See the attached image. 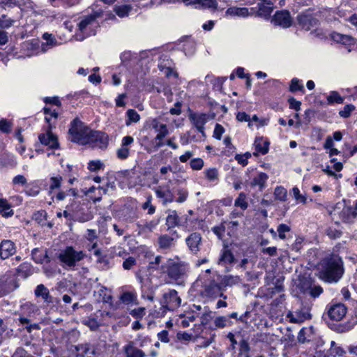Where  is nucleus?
<instances>
[{
	"instance_id": "obj_62",
	"label": "nucleus",
	"mask_w": 357,
	"mask_h": 357,
	"mask_svg": "<svg viewBox=\"0 0 357 357\" xmlns=\"http://www.w3.org/2000/svg\"><path fill=\"white\" fill-rule=\"evenodd\" d=\"M12 123L5 119L0 120V131L3 133H9L11 131Z\"/></svg>"
},
{
	"instance_id": "obj_42",
	"label": "nucleus",
	"mask_w": 357,
	"mask_h": 357,
	"mask_svg": "<svg viewBox=\"0 0 357 357\" xmlns=\"http://www.w3.org/2000/svg\"><path fill=\"white\" fill-rule=\"evenodd\" d=\"M174 193L178 196L177 199H175V202L177 203H183L186 201L188 197V191L187 189L181 187H176L173 188Z\"/></svg>"
},
{
	"instance_id": "obj_38",
	"label": "nucleus",
	"mask_w": 357,
	"mask_h": 357,
	"mask_svg": "<svg viewBox=\"0 0 357 357\" xmlns=\"http://www.w3.org/2000/svg\"><path fill=\"white\" fill-rule=\"evenodd\" d=\"M268 176L266 173L261 172L257 176L255 177L251 182L252 186L258 185L261 190L266 187V181Z\"/></svg>"
},
{
	"instance_id": "obj_5",
	"label": "nucleus",
	"mask_w": 357,
	"mask_h": 357,
	"mask_svg": "<svg viewBox=\"0 0 357 357\" xmlns=\"http://www.w3.org/2000/svg\"><path fill=\"white\" fill-rule=\"evenodd\" d=\"M298 306L294 311H289L287 317L291 323L301 324L312 319L311 310L313 303L310 299H298Z\"/></svg>"
},
{
	"instance_id": "obj_17",
	"label": "nucleus",
	"mask_w": 357,
	"mask_h": 357,
	"mask_svg": "<svg viewBox=\"0 0 357 357\" xmlns=\"http://www.w3.org/2000/svg\"><path fill=\"white\" fill-rule=\"evenodd\" d=\"M155 192L158 198L162 199L163 205H167L175 200L174 190H171L169 187L166 188L158 187L155 189Z\"/></svg>"
},
{
	"instance_id": "obj_12",
	"label": "nucleus",
	"mask_w": 357,
	"mask_h": 357,
	"mask_svg": "<svg viewBox=\"0 0 357 357\" xmlns=\"http://www.w3.org/2000/svg\"><path fill=\"white\" fill-rule=\"evenodd\" d=\"M342 211L340 213V216L343 222H349L351 220L354 219L356 215H354L353 207L351 206H347L346 204V200L344 199L342 202H338L334 207V211L337 210Z\"/></svg>"
},
{
	"instance_id": "obj_11",
	"label": "nucleus",
	"mask_w": 357,
	"mask_h": 357,
	"mask_svg": "<svg viewBox=\"0 0 357 357\" xmlns=\"http://www.w3.org/2000/svg\"><path fill=\"white\" fill-rule=\"evenodd\" d=\"M108 141V135L105 132L92 130L88 144H91L95 146L104 149L107 147Z\"/></svg>"
},
{
	"instance_id": "obj_22",
	"label": "nucleus",
	"mask_w": 357,
	"mask_h": 357,
	"mask_svg": "<svg viewBox=\"0 0 357 357\" xmlns=\"http://www.w3.org/2000/svg\"><path fill=\"white\" fill-rule=\"evenodd\" d=\"M123 351L126 357H145V353L138 349L135 346L134 341H129L128 343L123 347Z\"/></svg>"
},
{
	"instance_id": "obj_40",
	"label": "nucleus",
	"mask_w": 357,
	"mask_h": 357,
	"mask_svg": "<svg viewBox=\"0 0 357 357\" xmlns=\"http://www.w3.org/2000/svg\"><path fill=\"white\" fill-rule=\"evenodd\" d=\"M126 125L129 126L132 123H137L140 120V116L137 112L133 109H129L126 112Z\"/></svg>"
},
{
	"instance_id": "obj_7",
	"label": "nucleus",
	"mask_w": 357,
	"mask_h": 357,
	"mask_svg": "<svg viewBox=\"0 0 357 357\" xmlns=\"http://www.w3.org/2000/svg\"><path fill=\"white\" fill-rule=\"evenodd\" d=\"M86 255L83 251H77L73 246H68L58 255V259L63 268H74L77 263L82 260Z\"/></svg>"
},
{
	"instance_id": "obj_50",
	"label": "nucleus",
	"mask_w": 357,
	"mask_h": 357,
	"mask_svg": "<svg viewBox=\"0 0 357 357\" xmlns=\"http://www.w3.org/2000/svg\"><path fill=\"white\" fill-rule=\"evenodd\" d=\"M289 91L294 93L298 91H304V86L297 78H293L289 86Z\"/></svg>"
},
{
	"instance_id": "obj_37",
	"label": "nucleus",
	"mask_w": 357,
	"mask_h": 357,
	"mask_svg": "<svg viewBox=\"0 0 357 357\" xmlns=\"http://www.w3.org/2000/svg\"><path fill=\"white\" fill-rule=\"evenodd\" d=\"M174 238L167 234L161 235L158 238L159 247L161 249H168L174 243Z\"/></svg>"
},
{
	"instance_id": "obj_47",
	"label": "nucleus",
	"mask_w": 357,
	"mask_h": 357,
	"mask_svg": "<svg viewBox=\"0 0 357 357\" xmlns=\"http://www.w3.org/2000/svg\"><path fill=\"white\" fill-rule=\"evenodd\" d=\"M109 188H110L112 190H114L116 188L114 182H108L107 183L106 188H104V187L98 188V191H99V192H100V196L98 197H95L93 202H100L102 199V194H107L108 192Z\"/></svg>"
},
{
	"instance_id": "obj_1",
	"label": "nucleus",
	"mask_w": 357,
	"mask_h": 357,
	"mask_svg": "<svg viewBox=\"0 0 357 357\" xmlns=\"http://www.w3.org/2000/svg\"><path fill=\"white\" fill-rule=\"evenodd\" d=\"M148 269L164 276L166 284L183 286L188 276L189 265L179 258H166L157 255L149 261Z\"/></svg>"
},
{
	"instance_id": "obj_52",
	"label": "nucleus",
	"mask_w": 357,
	"mask_h": 357,
	"mask_svg": "<svg viewBox=\"0 0 357 357\" xmlns=\"http://www.w3.org/2000/svg\"><path fill=\"white\" fill-rule=\"evenodd\" d=\"M291 231V228L286 224H280L278 226L277 231L278 232V236L280 239L287 238L286 233H288Z\"/></svg>"
},
{
	"instance_id": "obj_6",
	"label": "nucleus",
	"mask_w": 357,
	"mask_h": 357,
	"mask_svg": "<svg viewBox=\"0 0 357 357\" xmlns=\"http://www.w3.org/2000/svg\"><path fill=\"white\" fill-rule=\"evenodd\" d=\"M317 14L314 8H309L299 13L296 16V23L299 28L305 31L314 29L311 33L317 31V27L320 24Z\"/></svg>"
},
{
	"instance_id": "obj_23",
	"label": "nucleus",
	"mask_w": 357,
	"mask_h": 357,
	"mask_svg": "<svg viewBox=\"0 0 357 357\" xmlns=\"http://www.w3.org/2000/svg\"><path fill=\"white\" fill-rule=\"evenodd\" d=\"M94 255L97 257L96 262L102 270H107L110 267L109 257L107 253L102 252L100 249L94 251Z\"/></svg>"
},
{
	"instance_id": "obj_44",
	"label": "nucleus",
	"mask_w": 357,
	"mask_h": 357,
	"mask_svg": "<svg viewBox=\"0 0 357 357\" xmlns=\"http://www.w3.org/2000/svg\"><path fill=\"white\" fill-rule=\"evenodd\" d=\"M261 139L260 138H256L255 144V149L257 152H259L262 155H265L268 152L269 150V142L268 141L264 142L263 145L261 144Z\"/></svg>"
},
{
	"instance_id": "obj_63",
	"label": "nucleus",
	"mask_w": 357,
	"mask_h": 357,
	"mask_svg": "<svg viewBox=\"0 0 357 357\" xmlns=\"http://www.w3.org/2000/svg\"><path fill=\"white\" fill-rule=\"evenodd\" d=\"M104 166L100 160H91L88 163V169L91 172H96Z\"/></svg>"
},
{
	"instance_id": "obj_59",
	"label": "nucleus",
	"mask_w": 357,
	"mask_h": 357,
	"mask_svg": "<svg viewBox=\"0 0 357 357\" xmlns=\"http://www.w3.org/2000/svg\"><path fill=\"white\" fill-rule=\"evenodd\" d=\"M62 177L61 176H52L50 178V190L59 189L61 185Z\"/></svg>"
},
{
	"instance_id": "obj_18",
	"label": "nucleus",
	"mask_w": 357,
	"mask_h": 357,
	"mask_svg": "<svg viewBox=\"0 0 357 357\" xmlns=\"http://www.w3.org/2000/svg\"><path fill=\"white\" fill-rule=\"evenodd\" d=\"M77 357H85L89 354H96V348L89 342L80 343L75 346Z\"/></svg>"
},
{
	"instance_id": "obj_32",
	"label": "nucleus",
	"mask_w": 357,
	"mask_h": 357,
	"mask_svg": "<svg viewBox=\"0 0 357 357\" xmlns=\"http://www.w3.org/2000/svg\"><path fill=\"white\" fill-rule=\"evenodd\" d=\"M0 214L6 218L12 217L14 214V211L11 208V204L3 198H0Z\"/></svg>"
},
{
	"instance_id": "obj_25",
	"label": "nucleus",
	"mask_w": 357,
	"mask_h": 357,
	"mask_svg": "<svg viewBox=\"0 0 357 357\" xmlns=\"http://www.w3.org/2000/svg\"><path fill=\"white\" fill-rule=\"evenodd\" d=\"M34 294L37 298L41 297L47 304L54 302V298L50 295L49 289L43 284H40L36 287Z\"/></svg>"
},
{
	"instance_id": "obj_9",
	"label": "nucleus",
	"mask_w": 357,
	"mask_h": 357,
	"mask_svg": "<svg viewBox=\"0 0 357 357\" xmlns=\"http://www.w3.org/2000/svg\"><path fill=\"white\" fill-rule=\"evenodd\" d=\"M181 303V299L175 289H170L168 292L165 293L160 301L162 307L169 310L179 307Z\"/></svg>"
},
{
	"instance_id": "obj_58",
	"label": "nucleus",
	"mask_w": 357,
	"mask_h": 357,
	"mask_svg": "<svg viewBox=\"0 0 357 357\" xmlns=\"http://www.w3.org/2000/svg\"><path fill=\"white\" fill-rule=\"evenodd\" d=\"M204 160L200 158H193L190 162V167L193 170H201L204 167Z\"/></svg>"
},
{
	"instance_id": "obj_4",
	"label": "nucleus",
	"mask_w": 357,
	"mask_h": 357,
	"mask_svg": "<svg viewBox=\"0 0 357 357\" xmlns=\"http://www.w3.org/2000/svg\"><path fill=\"white\" fill-rule=\"evenodd\" d=\"M91 131L92 130L77 117L70 122L68 139L73 143L85 145L89 143Z\"/></svg>"
},
{
	"instance_id": "obj_45",
	"label": "nucleus",
	"mask_w": 357,
	"mask_h": 357,
	"mask_svg": "<svg viewBox=\"0 0 357 357\" xmlns=\"http://www.w3.org/2000/svg\"><path fill=\"white\" fill-rule=\"evenodd\" d=\"M328 103L330 105L337 103L342 104L344 102V98L342 97L338 92L333 91L327 97Z\"/></svg>"
},
{
	"instance_id": "obj_30",
	"label": "nucleus",
	"mask_w": 357,
	"mask_h": 357,
	"mask_svg": "<svg viewBox=\"0 0 357 357\" xmlns=\"http://www.w3.org/2000/svg\"><path fill=\"white\" fill-rule=\"evenodd\" d=\"M32 274V266L29 263H22L16 269V275L23 279L27 278Z\"/></svg>"
},
{
	"instance_id": "obj_55",
	"label": "nucleus",
	"mask_w": 357,
	"mask_h": 357,
	"mask_svg": "<svg viewBox=\"0 0 357 357\" xmlns=\"http://www.w3.org/2000/svg\"><path fill=\"white\" fill-rule=\"evenodd\" d=\"M159 220H153L149 222H144L139 225L142 229L144 231H151L158 225Z\"/></svg>"
},
{
	"instance_id": "obj_51",
	"label": "nucleus",
	"mask_w": 357,
	"mask_h": 357,
	"mask_svg": "<svg viewBox=\"0 0 357 357\" xmlns=\"http://www.w3.org/2000/svg\"><path fill=\"white\" fill-rule=\"evenodd\" d=\"M236 283V278L232 275H225L220 282V284H221L222 289L226 287H231Z\"/></svg>"
},
{
	"instance_id": "obj_28",
	"label": "nucleus",
	"mask_w": 357,
	"mask_h": 357,
	"mask_svg": "<svg viewBox=\"0 0 357 357\" xmlns=\"http://www.w3.org/2000/svg\"><path fill=\"white\" fill-rule=\"evenodd\" d=\"M274 8V5H268L264 3H258V9L257 11V17L268 19Z\"/></svg>"
},
{
	"instance_id": "obj_61",
	"label": "nucleus",
	"mask_w": 357,
	"mask_h": 357,
	"mask_svg": "<svg viewBox=\"0 0 357 357\" xmlns=\"http://www.w3.org/2000/svg\"><path fill=\"white\" fill-rule=\"evenodd\" d=\"M205 176L211 181L218 179V172L216 168H211L204 171Z\"/></svg>"
},
{
	"instance_id": "obj_53",
	"label": "nucleus",
	"mask_w": 357,
	"mask_h": 357,
	"mask_svg": "<svg viewBox=\"0 0 357 357\" xmlns=\"http://www.w3.org/2000/svg\"><path fill=\"white\" fill-rule=\"evenodd\" d=\"M131 10V7L129 5H122L115 8L116 15L120 17H124L128 15Z\"/></svg>"
},
{
	"instance_id": "obj_20",
	"label": "nucleus",
	"mask_w": 357,
	"mask_h": 357,
	"mask_svg": "<svg viewBox=\"0 0 357 357\" xmlns=\"http://www.w3.org/2000/svg\"><path fill=\"white\" fill-rule=\"evenodd\" d=\"M322 293L323 288L314 284L308 291H305L302 295H297V298L299 300L310 299L313 302V300L318 298Z\"/></svg>"
},
{
	"instance_id": "obj_33",
	"label": "nucleus",
	"mask_w": 357,
	"mask_h": 357,
	"mask_svg": "<svg viewBox=\"0 0 357 357\" xmlns=\"http://www.w3.org/2000/svg\"><path fill=\"white\" fill-rule=\"evenodd\" d=\"M226 14L231 16H238L241 17H246L250 16L249 8L243 7H230L227 11Z\"/></svg>"
},
{
	"instance_id": "obj_60",
	"label": "nucleus",
	"mask_w": 357,
	"mask_h": 357,
	"mask_svg": "<svg viewBox=\"0 0 357 357\" xmlns=\"http://www.w3.org/2000/svg\"><path fill=\"white\" fill-rule=\"evenodd\" d=\"M130 154V149L128 147L121 146L116 151L117 158L120 160H126L128 158Z\"/></svg>"
},
{
	"instance_id": "obj_46",
	"label": "nucleus",
	"mask_w": 357,
	"mask_h": 357,
	"mask_svg": "<svg viewBox=\"0 0 357 357\" xmlns=\"http://www.w3.org/2000/svg\"><path fill=\"white\" fill-rule=\"evenodd\" d=\"M47 213L44 210L38 211L33 213L32 220L40 225H44L46 220Z\"/></svg>"
},
{
	"instance_id": "obj_56",
	"label": "nucleus",
	"mask_w": 357,
	"mask_h": 357,
	"mask_svg": "<svg viewBox=\"0 0 357 357\" xmlns=\"http://www.w3.org/2000/svg\"><path fill=\"white\" fill-rule=\"evenodd\" d=\"M326 234L331 238V239H337L342 236V231L340 230H338L333 227H328L326 230Z\"/></svg>"
},
{
	"instance_id": "obj_2",
	"label": "nucleus",
	"mask_w": 357,
	"mask_h": 357,
	"mask_svg": "<svg viewBox=\"0 0 357 357\" xmlns=\"http://www.w3.org/2000/svg\"><path fill=\"white\" fill-rule=\"evenodd\" d=\"M346 313V306L344 304L337 303L332 305L328 309V312L323 314L322 319L332 331L340 333H346L351 330L357 324L356 319L340 323V321L345 316Z\"/></svg>"
},
{
	"instance_id": "obj_16",
	"label": "nucleus",
	"mask_w": 357,
	"mask_h": 357,
	"mask_svg": "<svg viewBox=\"0 0 357 357\" xmlns=\"http://www.w3.org/2000/svg\"><path fill=\"white\" fill-rule=\"evenodd\" d=\"M16 252L14 242L10 240H3L0 243V258L6 259L13 255Z\"/></svg>"
},
{
	"instance_id": "obj_8",
	"label": "nucleus",
	"mask_w": 357,
	"mask_h": 357,
	"mask_svg": "<svg viewBox=\"0 0 357 357\" xmlns=\"http://www.w3.org/2000/svg\"><path fill=\"white\" fill-rule=\"evenodd\" d=\"M20 287L17 280L10 275H0V297L6 296Z\"/></svg>"
},
{
	"instance_id": "obj_35",
	"label": "nucleus",
	"mask_w": 357,
	"mask_h": 357,
	"mask_svg": "<svg viewBox=\"0 0 357 357\" xmlns=\"http://www.w3.org/2000/svg\"><path fill=\"white\" fill-rule=\"evenodd\" d=\"M180 218L177 215L175 210L171 211L170 213L167 216L166 225L168 227V230L179 225Z\"/></svg>"
},
{
	"instance_id": "obj_36",
	"label": "nucleus",
	"mask_w": 357,
	"mask_h": 357,
	"mask_svg": "<svg viewBox=\"0 0 357 357\" xmlns=\"http://www.w3.org/2000/svg\"><path fill=\"white\" fill-rule=\"evenodd\" d=\"M234 322L227 316H219L214 319V325L216 328H223L226 326H231Z\"/></svg>"
},
{
	"instance_id": "obj_39",
	"label": "nucleus",
	"mask_w": 357,
	"mask_h": 357,
	"mask_svg": "<svg viewBox=\"0 0 357 357\" xmlns=\"http://www.w3.org/2000/svg\"><path fill=\"white\" fill-rule=\"evenodd\" d=\"M94 23V17H90V15L84 16L81 21L78 23V29L82 33H84L89 26Z\"/></svg>"
},
{
	"instance_id": "obj_3",
	"label": "nucleus",
	"mask_w": 357,
	"mask_h": 357,
	"mask_svg": "<svg viewBox=\"0 0 357 357\" xmlns=\"http://www.w3.org/2000/svg\"><path fill=\"white\" fill-rule=\"evenodd\" d=\"M323 279L327 282H337L344 273L343 261L338 255H333L328 259L321 272Z\"/></svg>"
},
{
	"instance_id": "obj_57",
	"label": "nucleus",
	"mask_w": 357,
	"mask_h": 357,
	"mask_svg": "<svg viewBox=\"0 0 357 357\" xmlns=\"http://www.w3.org/2000/svg\"><path fill=\"white\" fill-rule=\"evenodd\" d=\"M356 107L352 104L346 105L343 109L339 112V115L342 118H349L351 112L355 110Z\"/></svg>"
},
{
	"instance_id": "obj_64",
	"label": "nucleus",
	"mask_w": 357,
	"mask_h": 357,
	"mask_svg": "<svg viewBox=\"0 0 357 357\" xmlns=\"http://www.w3.org/2000/svg\"><path fill=\"white\" fill-rule=\"evenodd\" d=\"M224 132L225 128L223 126L219 123H216L213 131V137L218 140H220Z\"/></svg>"
},
{
	"instance_id": "obj_24",
	"label": "nucleus",
	"mask_w": 357,
	"mask_h": 357,
	"mask_svg": "<svg viewBox=\"0 0 357 357\" xmlns=\"http://www.w3.org/2000/svg\"><path fill=\"white\" fill-rule=\"evenodd\" d=\"M18 321L20 324L24 327L28 333H31L33 331H38L40 329V326L38 324H32L31 316H24L20 314Z\"/></svg>"
},
{
	"instance_id": "obj_15",
	"label": "nucleus",
	"mask_w": 357,
	"mask_h": 357,
	"mask_svg": "<svg viewBox=\"0 0 357 357\" xmlns=\"http://www.w3.org/2000/svg\"><path fill=\"white\" fill-rule=\"evenodd\" d=\"M202 240V235L199 232H192L185 238V243L191 252L197 254L200 250Z\"/></svg>"
},
{
	"instance_id": "obj_14",
	"label": "nucleus",
	"mask_w": 357,
	"mask_h": 357,
	"mask_svg": "<svg viewBox=\"0 0 357 357\" xmlns=\"http://www.w3.org/2000/svg\"><path fill=\"white\" fill-rule=\"evenodd\" d=\"M346 354L345 350L338 346L335 341L331 342V347L326 352L317 351L315 357H342Z\"/></svg>"
},
{
	"instance_id": "obj_41",
	"label": "nucleus",
	"mask_w": 357,
	"mask_h": 357,
	"mask_svg": "<svg viewBox=\"0 0 357 357\" xmlns=\"http://www.w3.org/2000/svg\"><path fill=\"white\" fill-rule=\"evenodd\" d=\"M195 8H208L212 10H215L218 8L217 0H198Z\"/></svg>"
},
{
	"instance_id": "obj_10",
	"label": "nucleus",
	"mask_w": 357,
	"mask_h": 357,
	"mask_svg": "<svg viewBox=\"0 0 357 357\" xmlns=\"http://www.w3.org/2000/svg\"><path fill=\"white\" fill-rule=\"evenodd\" d=\"M271 22L275 26L289 28L292 25L293 20L289 10H282L275 12L272 17Z\"/></svg>"
},
{
	"instance_id": "obj_13",
	"label": "nucleus",
	"mask_w": 357,
	"mask_h": 357,
	"mask_svg": "<svg viewBox=\"0 0 357 357\" xmlns=\"http://www.w3.org/2000/svg\"><path fill=\"white\" fill-rule=\"evenodd\" d=\"M40 142L51 149H57L59 148V143L56 135H54L51 131V126L46 133L40 134L38 136Z\"/></svg>"
},
{
	"instance_id": "obj_49",
	"label": "nucleus",
	"mask_w": 357,
	"mask_h": 357,
	"mask_svg": "<svg viewBox=\"0 0 357 357\" xmlns=\"http://www.w3.org/2000/svg\"><path fill=\"white\" fill-rule=\"evenodd\" d=\"M287 190L282 186H277L275 188L274 195L276 199L284 202L287 199Z\"/></svg>"
},
{
	"instance_id": "obj_27",
	"label": "nucleus",
	"mask_w": 357,
	"mask_h": 357,
	"mask_svg": "<svg viewBox=\"0 0 357 357\" xmlns=\"http://www.w3.org/2000/svg\"><path fill=\"white\" fill-rule=\"evenodd\" d=\"M32 259L37 264L50 263V258L47 255V251L40 250L39 248H34L31 251Z\"/></svg>"
},
{
	"instance_id": "obj_19",
	"label": "nucleus",
	"mask_w": 357,
	"mask_h": 357,
	"mask_svg": "<svg viewBox=\"0 0 357 357\" xmlns=\"http://www.w3.org/2000/svg\"><path fill=\"white\" fill-rule=\"evenodd\" d=\"M330 38L333 41L348 47L354 45L356 43V39L352 36L335 31L331 33Z\"/></svg>"
},
{
	"instance_id": "obj_31",
	"label": "nucleus",
	"mask_w": 357,
	"mask_h": 357,
	"mask_svg": "<svg viewBox=\"0 0 357 357\" xmlns=\"http://www.w3.org/2000/svg\"><path fill=\"white\" fill-rule=\"evenodd\" d=\"M169 134V130L167 129V126L166 124L161 123L160 125L159 132L155 137L154 140L155 142V147L158 149L162 147L164 144L162 142V139Z\"/></svg>"
},
{
	"instance_id": "obj_34",
	"label": "nucleus",
	"mask_w": 357,
	"mask_h": 357,
	"mask_svg": "<svg viewBox=\"0 0 357 357\" xmlns=\"http://www.w3.org/2000/svg\"><path fill=\"white\" fill-rule=\"evenodd\" d=\"M313 281L310 278L301 277L298 280L297 288L299 290V294L302 295L305 291H308L309 288L313 285Z\"/></svg>"
},
{
	"instance_id": "obj_29",
	"label": "nucleus",
	"mask_w": 357,
	"mask_h": 357,
	"mask_svg": "<svg viewBox=\"0 0 357 357\" xmlns=\"http://www.w3.org/2000/svg\"><path fill=\"white\" fill-rule=\"evenodd\" d=\"M207 114L204 113L197 114L192 112L189 114V119L195 127L204 126L207 122Z\"/></svg>"
},
{
	"instance_id": "obj_48",
	"label": "nucleus",
	"mask_w": 357,
	"mask_h": 357,
	"mask_svg": "<svg viewBox=\"0 0 357 357\" xmlns=\"http://www.w3.org/2000/svg\"><path fill=\"white\" fill-rule=\"evenodd\" d=\"M245 194L244 192H240L238 197L235 200V206L240 207L243 211L245 210L248 206V204L245 201Z\"/></svg>"
},
{
	"instance_id": "obj_26",
	"label": "nucleus",
	"mask_w": 357,
	"mask_h": 357,
	"mask_svg": "<svg viewBox=\"0 0 357 357\" xmlns=\"http://www.w3.org/2000/svg\"><path fill=\"white\" fill-rule=\"evenodd\" d=\"M235 257L232 252L228 248L227 246H224L222 249L218 259V263L219 265H227L234 263Z\"/></svg>"
},
{
	"instance_id": "obj_43",
	"label": "nucleus",
	"mask_w": 357,
	"mask_h": 357,
	"mask_svg": "<svg viewBox=\"0 0 357 357\" xmlns=\"http://www.w3.org/2000/svg\"><path fill=\"white\" fill-rule=\"evenodd\" d=\"M40 192V187L37 184L36 181L32 182L31 183H28L25 188V193L31 197L37 196Z\"/></svg>"
},
{
	"instance_id": "obj_21",
	"label": "nucleus",
	"mask_w": 357,
	"mask_h": 357,
	"mask_svg": "<svg viewBox=\"0 0 357 357\" xmlns=\"http://www.w3.org/2000/svg\"><path fill=\"white\" fill-rule=\"evenodd\" d=\"M204 289L205 296L210 298L218 297V294L223 290L221 284L215 280H211L208 284H205Z\"/></svg>"
},
{
	"instance_id": "obj_54",
	"label": "nucleus",
	"mask_w": 357,
	"mask_h": 357,
	"mask_svg": "<svg viewBox=\"0 0 357 357\" xmlns=\"http://www.w3.org/2000/svg\"><path fill=\"white\" fill-rule=\"evenodd\" d=\"M239 347L240 354L244 355V357H249L248 353L250 350V347L246 340L243 339L240 341Z\"/></svg>"
}]
</instances>
